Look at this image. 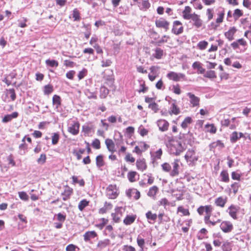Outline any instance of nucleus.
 <instances>
[{
  "label": "nucleus",
  "instance_id": "41",
  "mask_svg": "<svg viewBox=\"0 0 251 251\" xmlns=\"http://www.w3.org/2000/svg\"><path fill=\"white\" fill-rule=\"evenodd\" d=\"M238 139H239V137L238 136V133L236 131L233 132L230 135V141L232 143H235Z\"/></svg>",
  "mask_w": 251,
  "mask_h": 251
},
{
  "label": "nucleus",
  "instance_id": "57",
  "mask_svg": "<svg viewBox=\"0 0 251 251\" xmlns=\"http://www.w3.org/2000/svg\"><path fill=\"white\" fill-rule=\"evenodd\" d=\"M92 145L93 148L96 149H99L100 148V143L99 139H95L92 142Z\"/></svg>",
  "mask_w": 251,
  "mask_h": 251
},
{
  "label": "nucleus",
  "instance_id": "46",
  "mask_svg": "<svg viewBox=\"0 0 251 251\" xmlns=\"http://www.w3.org/2000/svg\"><path fill=\"white\" fill-rule=\"evenodd\" d=\"M204 76L205 77L209 78H214L216 77L215 71L211 70L207 71Z\"/></svg>",
  "mask_w": 251,
  "mask_h": 251
},
{
  "label": "nucleus",
  "instance_id": "21",
  "mask_svg": "<svg viewBox=\"0 0 251 251\" xmlns=\"http://www.w3.org/2000/svg\"><path fill=\"white\" fill-rule=\"evenodd\" d=\"M82 132L85 135H88L91 130L94 128V126L92 124L86 123L82 127Z\"/></svg>",
  "mask_w": 251,
  "mask_h": 251
},
{
  "label": "nucleus",
  "instance_id": "13",
  "mask_svg": "<svg viewBox=\"0 0 251 251\" xmlns=\"http://www.w3.org/2000/svg\"><path fill=\"white\" fill-rule=\"evenodd\" d=\"M159 129L161 131H166L168 130L169 123L165 120H159L157 122Z\"/></svg>",
  "mask_w": 251,
  "mask_h": 251
},
{
  "label": "nucleus",
  "instance_id": "38",
  "mask_svg": "<svg viewBox=\"0 0 251 251\" xmlns=\"http://www.w3.org/2000/svg\"><path fill=\"white\" fill-rule=\"evenodd\" d=\"M109 242V240L108 239L104 240L103 241H100L97 244V247L100 249H103L108 245Z\"/></svg>",
  "mask_w": 251,
  "mask_h": 251
},
{
  "label": "nucleus",
  "instance_id": "2",
  "mask_svg": "<svg viewBox=\"0 0 251 251\" xmlns=\"http://www.w3.org/2000/svg\"><path fill=\"white\" fill-rule=\"evenodd\" d=\"M184 150L181 143L178 141L173 140L170 144V152L171 154L178 155L183 151Z\"/></svg>",
  "mask_w": 251,
  "mask_h": 251
},
{
  "label": "nucleus",
  "instance_id": "11",
  "mask_svg": "<svg viewBox=\"0 0 251 251\" xmlns=\"http://www.w3.org/2000/svg\"><path fill=\"white\" fill-rule=\"evenodd\" d=\"M73 193V189L68 186H66L63 193H61L62 199L66 201L69 199Z\"/></svg>",
  "mask_w": 251,
  "mask_h": 251
},
{
  "label": "nucleus",
  "instance_id": "7",
  "mask_svg": "<svg viewBox=\"0 0 251 251\" xmlns=\"http://www.w3.org/2000/svg\"><path fill=\"white\" fill-rule=\"evenodd\" d=\"M167 77L175 81H179L181 79H184L185 75L182 73H177L174 72H170L167 75Z\"/></svg>",
  "mask_w": 251,
  "mask_h": 251
},
{
  "label": "nucleus",
  "instance_id": "60",
  "mask_svg": "<svg viewBox=\"0 0 251 251\" xmlns=\"http://www.w3.org/2000/svg\"><path fill=\"white\" fill-rule=\"evenodd\" d=\"M66 215L59 213L57 214V219L58 221L61 223H63L66 220Z\"/></svg>",
  "mask_w": 251,
  "mask_h": 251
},
{
  "label": "nucleus",
  "instance_id": "18",
  "mask_svg": "<svg viewBox=\"0 0 251 251\" xmlns=\"http://www.w3.org/2000/svg\"><path fill=\"white\" fill-rule=\"evenodd\" d=\"M174 102H173L171 104V106L169 109V113L171 115L173 114L177 115L180 113V109L176 103V100H174Z\"/></svg>",
  "mask_w": 251,
  "mask_h": 251
},
{
  "label": "nucleus",
  "instance_id": "9",
  "mask_svg": "<svg viewBox=\"0 0 251 251\" xmlns=\"http://www.w3.org/2000/svg\"><path fill=\"white\" fill-rule=\"evenodd\" d=\"M106 196L111 199H115L117 197L118 193L115 186L110 185L108 186L106 189Z\"/></svg>",
  "mask_w": 251,
  "mask_h": 251
},
{
  "label": "nucleus",
  "instance_id": "43",
  "mask_svg": "<svg viewBox=\"0 0 251 251\" xmlns=\"http://www.w3.org/2000/svg\"><path fill=\"white\" fill-rule=\"evenodd\" d=\"M51 142L53 145H56L58 143L59 139V135L58 133H53L51 137Z\"/></svg>",
  "mask_w": 251,
  "mask_h": 251
},
{
  "label": "nucleus",
  "instance_id": "34",
  "mask_svg": "<svg viewBox=\"0 0 251 251\" xmlns=\"http://www.w3.org/2000/svg\"><path fill=\"white\" fill-rule=\"evenodd\" d=\"M192 122V119L190 117H186L181 123V127L185 129L187 127L188 125L191 124Z\"/></svg>",
  "mask_w": 251,
  "mask_h": 251
},
{
  "label": "nucleus",
  "instance_id": "24",
  "mask_svg": "<svg viewBox=\"0 0 251 251\" xmlns=\"http://www.w3.org/2000/svg\"><path fill=\"white\" fill-rule=\"evenodd\" d=\"M239 208L234 206V205H231L229 208V214L230 216L234 219H237V212L238 211Z\"/></svg>",
  "mask_w": 251,
  "mask_h": 251
},
{
  "label": "nucleus",
  "instance_id": "29",
  "mask_svg": "<svg viewBox=\"0 0 251 251\" xmlns=\"http://www.w3.org/2000/svg\"><path fill=\"white\" fill-rule=\"evenodd\" d=\"M158 191V187L156 186H153L150 188L147 194L148 196L151 197H154Z\"/></svg>",
  "mask_w": 251,
  "mask_h": 251
},
{
  "label": "nucleus",
  "instance_id": "58",
  "mask_svg": "<svg viewBox=\"0 0 251 251\" xmlns=\"http://www.w3.org/2000/svg\"><path fill=\"white\" fill-rule=\"evenodd\" d=\"M158 105L155 102H151L149 104V107L153 110L154 112H156L158 110Z\"/></svg>",
  "mask_w": 251,
  "mask_h": 251
},
{
  "label": "nucleus",
  "instance_id": "1",
  "mask_svg": "<svg viewBox=\"0 0 251 251\" xmlns=\"http://www.w3.org/2000/svg\"><path fill=\"white\" fill-rule=\"evenodd\" d=\"M203 206L205 212L206 213V215L204 218V222L206 225H209V224H211L212 226H215L217 223L221 222V219L218 218L216 219H214L213 218L210 219L211 212L212 211V207L211 205H209Z\"/></svg>",
  "mask_w": 251,
  "mask_h": 251
},
{
  "label": "nucleus",
  "instance_id": "64",
  "mask_svg": "<svg viewBox=\"0 0 251 251\" xmlns=\"http://www.w3.org/2000/svg\"><path fill=\"white\" fill-rule=\"evenodd\" d=\"M243 5L244 7L250 9L251 8V1L250 0H243Z\"/></svg>",
  "mask_w": 251,
  "mask_h": 251
},
{
  "label": "nucleus",
  "instance_id": "63",
  "mask_svg": "<svg viewBox=\"0 0 251 251\" xmlns=\"http://www.w3.org/2000/svg\"><path fill=\"white\" fill-rule=\"evenodd\" d=\"M241 175L238 174L236 172H233L231 173V178L234 180H240Z\"/></svg>",
  "mask_w": 251,
  "mask_h": 251
},
{
  "label": "nucleus",
  "instance_id": "28",
  "mask_svg": "<svg viewBox=\"0 0 251 251\" xmlns=\"http://www.w3.org/2000/svg\"><path fill=\"white\" fill-rule=\"evenodd\" d=\"M135 216L127 215L124 219V223L126 225H130L135 221Z\"/></svg>",
  "mask_w": 251,
  "mask_h": 251
},
{
  "label": "nucleus",
  "instance_id": "4",
  "mask_svg": "<svg viewBox=\"0 0 251 251\" xmlns=\"http://www.w3.org/2000/svg\"><path fill=\"white\" fill-rule=\"evenodd\" d=\"M155 24L157 27L164 29L165 31L169 29L170 23L163 18H160L156 19L155 21Z\"/></svg>",
  "mask_w": 251,
  "mask_h": 251
},
{
  "label": "nucleus",
  "instance_id": "26",
  "mask_svg": "<svg viewBox=\"0 0 251 251\" xmlns=\"http://www.w3.org/2000/svg\"><path fill=\"white\" fill-rule=\"evenodd\" d=\"M109 93V90L105 86H101L100 88V99H105Z\"/></svg>",
  "mask_w": 251,
  "mask_h": 251
},
{
  "label": "nucleus",
  "instance_id": "39",
  "mask_svg": "<svg viewBox=\"0 0 251 251\" xmlns=\"http://www.w3.org/2000/svg\"><path fill=\"white\" fill-rule=\"evenodd\" d=\"M46 64L47 65L51 67H57L58 66V63L55 60H50L48 59L46 60Z\"/></svg>",
  "mask_w": 251,
  "mask_h": 251
},
{
  "label": "nucleus",
  "instance_id": "48",
  "mask_svg": "<svg viewBox=\"0 0 251 251\" xmlns=\"http://www.w3.org/2000/svg\"><path fill=\"white\" fill-rule=\"evenodd\" d=\"M158 204L159 205H162L165 207L166 206L169 205L170 202L166 198H163L158 201Z\"/></svg>",
  "mask_w": 251,
  "mask_h": 251
},
{
  "label": "nucleus",
  "instance_id": "51",
  "mask_svg": "<svg viewBox=\"0 0 251 251\" xmlns=\"http://www.w3.org/2000/svg\"><path fill=\"white\" fill-rule=\"evenodd\" d=\"M162 170L166 172L171 171V166L168 163H164L161 165Z\"/></svg>",
  "mask_w": 251,
  "mask_h": 251
},
{
  "label": "nucleus",
  "instance_id": "45",
  "mask_svg": "<svg viewBox=\"0 0 251 251\" xmlns=\"http://www.w3.org/2000/svg\"><path fill=\"white\" fill-rule=\"evenodd\" d=\"M205 127L207 128V131L211 133H215L217 131L216 127L214 126V125H205Z\"/></svg>",
  "mask_w": 251,
  "mask_h": 251
},
{
  "label": "nucleus",
  "instance_id": "44",
  "mask_svg": "<svg viewBox=\"0 0 251 251\" xmlns=\"http://www.w3.org/2000/svg\"><path fill=\"white\" fill-rule=\"evenodd\" d=\"M87 74V70L85 68H83L81 71H79L77 76L79 80L83 79Z\"/></svg>",
  "mask_w": 251,
  "mask_h": 251
},
{
  "label": "nucleus",
  "instance_id": "8",
  "mask_svg": "<svg viewBox=\"0 0 251 251\" xmlns=\"http://www.w3.org/2000/svg\"><path fill=\"white\" fill-rule=\"evenodd\" d=\"M218 16V17L216 21V24L214 23H211L212 27L214 29H216L217 27L219 26V25L222 23L223 21V19L225 16V11L223 8H221L219 9Z\"/></svg>",
  "mask_w": 251,
  "mask_h": 251
},
{
  "label": "nucleus",
  "instance_id": "42",
  "mask_svg": "<svg viewBox=\"0 0 251 251\" xmlns=\"http://www.w3.org/2000/svg\"><path fill=\"white\" fill-rule=\"evenodd\" d=\"M136 174V172L134 171L129 172L128 173L127 177L129 181L134 182L136 180L135 176Z\"/></svg>",
  "mask_w": 251,
  "mask_h": 251
},
{
  "label": "nucleus",
  "instance_id": "61",
  "mask_svg": "<svg viewBox=\"0 0 251 251\" xmlns=\"http://www.w3.org/2000/svg\"><path fill=\"white\" fill-rule=\"evenodd\" d=\"M46 156L45 154H41L39 158L38 159L37 162L39 164H43L46 162Z\"/></svg>",
  "mask_w": 251,
  "mask_h": 251
},
{
  "label": "nucleus",
  "instance_id": "14",
  "mask_svg": "<svg viewBox=\"0 0 251 251\" xmlns=\"http://www.w3.org/2000/svg\"><path fill=\"white\" fill-rule=\"evenodd\" d=\"M190 19L194 22V25L197 28H199L202 25V21L200 19V16L195 14H193Z\"/></svg>",
  "mask_w": 251,
  "mask_h": 251
},
{
  "label": "nucleus",
  "instance_id": "17",
  "mask_svg": "<svg viewBox=\"0 0 251 251\" xmlns=\"http://www.w3.org/2000/svg\"><path fill=\"white\" fill-rule=\"evenodd\" d=\"M187 96L190 98V102L192 104L193 107L197 106L199 105L200 99L195 96L191 93H187Z\"/></svg>",
  "mask_w": 251,
  "mask_h": 251
},
{
  "label": "nucleus",
  "instance_id": "12",
  "mask_svg": "<svg viewBox=\"0 0 251 251\" xmlns=\"http://www.w3.org/2000/svg\"><path fill=\"white\" fill-rule=\"evenodd\" d=\"M179 160L176 159L172 163L173 170L170 172V175L173 177L176 176L179 174Z\"/></svg>",
  "mask_w": 251,
  "mask_h": 251
},
{
  "label": "nucleus",
  "instance_id": "59",
  "mask_svg": "<svg viewBox=\"0 0 251 251\" xmlns=\"http://www.w3.org/2000/svg\"><path fill=\"white\" fill-rule=\"evenodd\" d=\"M137 242L138 245L141 248V249H143L145 244L144 239L140 238V237L139 236L137 239Z\"/></svg>",
  "mask_w": 251,
  "mask_h": 251
},
{
  "label": "nucleus",
  "instance_id": "30",
  "mask_svg": "<svg viewBox=\"0 0 251 251\" xmlns=\"http://www.w3.org/2000/svg\"><path fill=\"white\" fill-rule=\"evenodd\" d=\"M52 103L53 105H55L56 108H58L61 105L60 97L56 95H54L52 98Z\"/></svg>",
  "mask_w": 251,
  "mask_h": 251
},
{
  "label": "nucleus",
  "instance_id": "15",
  "mask_svg": "<svg viewBox=\"0 0 251 251\" xmlns=\"http://www.w3.org/2000/svg\"><path fill=\"white\" fill-rule=\"evenodd\" d=\"M79 124L78 122L74 123L68 128V131L74 135H77L79 132Z\"/></svg>",
  "mask_w": 251,
  "mask_h": 251
},
{
  "label": "nucleus",
  "instance_id": "20",
  "mask_svg": "<svg viewBox=\"0 0 251 251\" xmlns=\"http://www.w3.org/2000/svg\"><path fill=\"white\" fill-rule=\"evenodd\" d=\"M97 236V234L95 231H89L85 232L83 235L84 240L85 242L90 241L91 239Z\"/></svg>",
  "mask_w": 251,
  "mask_h": 251
},
{
  "label": "nucleus",
  "instance_id": "5",
  "mask_svg": "<svg viewBox=\"0 0 251 251\" xmlns=\"http://www.w3.org/2000/svg\"><path fill=\"white\" fill-rule=\"evenodd\" d=\"M183 32V27L182 23L179 21L173 22L172 32L175 35H179Z\"/></svg>",
  "mask_w": 251,
  "mask_h": 251
},
{
  "label": "nucleus",
  "instance_id": "55",
  "mask_svg": "<svg viewBox=\"0 0 251 251\" xmlns=\"http://www.w3.org/2000/svg\"><path fill=\"white\" fill-rule=\"evenodd\" d=\"M53 91L52 86L47 85L44 87V93L47 95L50 94Z\"/></svg>",
  "mask_w": 251,
  "mask_h": 251
},
{
  "label": "nucleus",
  "instance_id": "10",
  "mask_svg": "<svg viewBox=\"0 0 251 251\" xmlns=\"http://www.w3.org/2000/svg\"><path fill=\"white\" fill-rule=\"evenodd\" d=\"M220 228L225 233L230 232L233 228L231 223L228 221H224L220 225Z\"/></svg>",
  "mask_w": 251,
  "mask_h": 251
},
{
  "label": "nucleus",
  "instance_id": "53",
  "mask_svg": "<svg viewBox=\"0 0 251 251\" xmlns=\"http://www.w3.org/2000/svg\"><path fill=\"white\" fill-rule=\"evenodd\" d=\"M73 18L74 19V21H78L80 20V14L77 9H75L73 10Z\"/></svg>",
  "mask_w": 251,
  "mask_h": 251
},
{
  "label": "nucleus",
  "instance_id": "40",
  "mask_svg": "<svg viewBox=\"0 0 251 251\" xmlns=\"http://www.w3.org/2000/svg\"><path fill=\"white\" fill-rule=\"evenodd\" d=\"M73 183H78L80 186H84L85 185V181L83 179L80 180L77 179V177L73 176L72 177Z\"/></svg>",
  "mask_w": 251,
  "mask_h": 251
},
{
  "label": "nucleus",
  "instance_id": "49",
  "mask_svg": "<svg viewBox=\"0 0 251 251\" xmlns=\"http://www.w3.org/2000/svg\"><path fill=\"white\" fill-rule=\"evenodd\" d=\"M243 15L242 11L239 9H236L233 14V16L235 19H238L240 17Z\"/></svg>",
  "mask_w": 251,
  "mask_h": 251
},
{
  "label": "nucleus",
  "instance_id": "32",
  "mask_svg": "<svg viewBox=\"0 0 251 251\" xmlns=\"http://www.w3.org/2000/svg\"><path fill=\"white\" fill-rule=\"evenodd\" d=\"M96 165L98 167L100 168L104 166V162L103 159V156L99 155L96 157Z\"/></svg>",
  "mask_w": 251,
  "mask_h": 251
},
{
  "label": "nucleus",
  "instance_id": "62",
  "mask_svg": "<svg viewBox=\"0 0 251 251\" xmlns=\"http://www.w3.org/2000/svg\"><path fill=\"white\" fill-rule=\"evenodd\" d=\"M75 74V72L74 70H71L69 71L66 73V77L70 79H73L74 78V76Z\"/></svg>",
  "mask_w": 251,
  "mask_h": 251
},
{
  "label": "nucleus",
  "instance_id": "6",
  "mask_svg": "<svg viewBox=\"0 0 251 251\" xmlns=\"http://www.w3.org/2000/svg\"><path fill=\"white\" fill-rule=\"evenodd\" d=\"M184 157L186 161L191 163H194L198 159V156L195 155V151L193 149L188 150Z\"/></svg>",
  "mask_w": 251,
  "mask_h": 251
},
{
  "label": "nucleus",
  "instance_id": "3",
  "mask_svg": "<svg viewBox=\"0 0 251 251\" xmlns=\"http://www.w3.org/2000/svg\"><path fill=\"white\" fill-rule=\"evenodd\" d=\"M125 211V208L123 207H117L115 209V212L111 214L113 220L115 223H119Z\"/></svg>",
  "mask_w": 251,
  "mask_h": 251
},
{
  "label": "nucleus",
  "instance_id": "54",
  "mask_svg": "<svg viewBox=\"0 0 251 251\" xmlns=\"http://www.w3.org/2000/svg\"><path fill=\"white\" fill-rule=\"evenodd\" d=\"M26 136H25L22 140V144L19 145V148L21 150H25L27 148V145L25 144Z\"/></svg>",
  "mask_w": 251,
  "mask_h": 251
},
{
  "label": "nucleus",
  "instance_id": "16",
  "mask_svg": "<svg viewBox=\"0 0 251 251\" xmlns=\"http://www.w3.org/2000/svg\"><path fill=\"white\" fill-rule=\"evenodd\" d=\"M136 167L138 170L142 172L145 171L147 169V164L144 158H139L136 161Z\"/></svg>",
  "mask_w": 251,
  "mask_h": 251
},
{
  "label": "nucleus",
  "instance_id": "56",
  "mask_svg": "<svg viewBox=\"0 0 251 251\" xmlns=\"http://www.w3.org/2000/svg\"><path fill=\"white\" fill-rule=\"evenodd\" d=\"M178 211L182 213L183 215L185 216H189L190 215V212L187 209H185L182 206H179L178 207Z\"/></svg>",
  "mask_w": 251,
  "mask_h": 251
},
{
  "label": "nucleus",
  "instance_id": "23",
  "mask_svg": "<svg viewBox=\"0 0 251 251\" xmlns=\"http://www.w3.org/2000/svg\"><path fill=\"white\" fill-rule=\"evenodd\" d=\"M191 8L189 6H186L184 10L182 11V17L185 20L190 19L193 14H191Z\"/></svg>",
  "mask_w": 251,
  "mask_h": 251
},
{
  "label": "nucleus",
  "instance_id": "22",
  "mask_svg": "<svg viewBox=\"0 0 251 251\" xmlns=\"http://www.w3.org/2000/svg\"><path fill=\"white\" fill-rule=\"evenodd\" d=\"M236 29L235 27L230 28L227 32L225 33V35L229 41H232L234 39L233 35L235 34Z\"/></svg>",
  "mask_w": 251,
  "mask_h": 251
},
{
  "label": "nucleus",
  "instance_id": "50",
  "mask_svg": "<svg viewBox=\"0 0 251 251\" xmlns=\"http://www.w3.org/2000/svg\"><path fill=\"white\" fill-rule=\"evenodd\" d=\"M20 198L25 201L28 200L29 197L25 192H20L18 193Z\"/></svg>",
  "mask_w": 251,
  "mask_h": 251
},
{
  "label": "nucleus",
  "instance_id": "19",
  "mask_svg": "<svg viewBox=\"0 0 251 251\" xmlns=\"http://www.w3.org/2000/svg\"><path fill=\"white\" fill-rule=\"evenodd\" d=\"M105 144L108 151L111 153H113L116 151L115 149V144L112 139L108 138L105 139Z\"/></svg>",
  "mask_w": 251,
  "mask_h": 251
},
{
  "label": "nucleus",
  "instance_id": "52",
  "mask_svg": "<svg viewBox=\"0 0 251 251\" xmlns=\"http://www.w3.org/2000/svg\"><path fill=\"white\" fill-rule=\"evenodd\" d=\"M8 94L10 95V97L12 101H14L16 99V96L15 91L13 88L9 89L8 90Z\"/></svg>",
  "mask_w": 251,
  "mask_h": 251
},
{
  "label": "nucleus",
  "instance_id": "36",
  "mask_svg": "<svg viewBox=\"0 0 251 251\" xmlns=\"http://www.w3.org/2000/svg\"><path fill=\"white\" fill-rule=\"evenodd\" d=\"M89 204V201L84 199L81 201L78 204V208L80 211H82Z\"/></svg>",
  "mask_w": 251,
  "mask_h": 251
},
{
  "label": "nucleus",
  "instance_id": "31",
  "mask_svg": "<svg viewBox=\"0 0 251 251\" xmlns=\"http://www.w3.org/2000/svg\"><path fill=\"white\" fill-rule=\"evenodd\" d=\"M220 176L221 177V181L227 182L229 180L228 174L226 171L224 170L221 172L220 174Z\"/></svg>",
  "mask_w": 251,
  "mask_h": 251
},
{
  "label": "nucleus",
  "instance_id": "27",
  "mask_svg": "<svg viewBox=\"0 0 251 251\" xmlns=\"http://www.w3.org/2000/svg\"><path fill=\"white\" fill-rule=\"evenodd\" d=\"M217 147H219L220 148H223L224 147V144L220 140H217L216 142H214L210 144L209 145L210 150L211 151L213 149Z\"/></svg>",
  "mask_w": 251,
  "mask_h": 251
},
{
  "label": "nucleus",
  "instance_id": "37",
  "mask_svg": "<svg viewBox=\"0 0 251 251\" xmlns=\"http://www.w3.org/2000/svg\"><path fill=\"white\" fill-rule=\"evenodd\" d=\"M146 218L148 220H152L155 221L157 217V216L156 214H153L151 211H148L146 214Z\"/></svg>",
  "mask_w": 251,
  "mask_h": 251
},
{
  "label": "nucleus",
  "instance_id": "33",
  "mask_svg": "<svg viewBox=\"0 0 251 251\" xmlns=\"http://www.w3.org/2000/svg\"><path fill=\"white\" fill-rule=\"evenodd\" d=\"M163 54V50L160 48H157L155 50V53L153 56L156 59H161Z\"/></svg>",
  "mask_w": 251,
  "mask_h": 251
},
{
  "label": "nucleus",
  "instance_id": "25",
  "mask_svg": "<svg viewBox=\"0 0 251 251\" xmlns=\"http://www.w3.org/2000/svg\"><path fill=\"white\" fill-rule=\"evenodd\" d=\"M226 202V198H223V197H219L215 200V203L216 205L223 207Z\"/></svg>",
  "mask_w": 251,
  "mask_h": 251
},
{
  "label": "nucleus",
  "instance_id": "35",
  "mask_svg": "<svg viewBox=\"0 0 251 251\" xmlns=\"http://www.w3.org/2000/svg\"><path fill=\"white\" fill-rule=\"evenodd\" d=\"M27 21V19L26 18L23 17L21 19H20L18 20V26L24 28L27 26V25L26 24V22Z\"/></svg>",
  "mask_w": 251,
  "mask_h": 251
},
{
  "label": "nucleus",
  "instance_id": "47",
  "mask_svg": "<svg viewBox=\"0 0 251 251\" xmlns=\"http://www.w3.org/2000/svg\"><path fill=\"white\" fill-rule=\"evenodd\" d=\"M208 45V42L205 41H202L200 42L198 44V47L201 50H203L206 49Z\"/></svg>",
  "mask_w": 251,
  "mask_h": 251
}]
</instances>
